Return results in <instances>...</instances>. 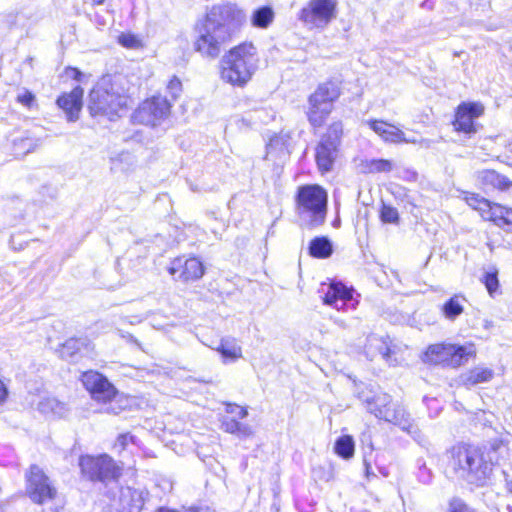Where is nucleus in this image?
Wrapping results in <instances>:
<instances>
[{
    "label": "nucleus",
    "mask_w": 512,
    "mask_h": 512,
    "mask_svg": "<svg viewBox=\"0 0 512 512\" xmlns=\"http://www.w3.org/2000/svg\"><path fill=\"white\" fill-rule=\"evenodd\" d=\"M486 220L493 221L496 225L504 227L512 224L510 216L512 209L493 203L491 210H487Z\"/></svg>",
    "instance_id": "obj_26"
},
{
    "label": "nucleus",
    "mask_w": 512,
    "mask_h": 512,
    "mask_svg": "<svg viewBox=\"0 0 512 512\" xmlns=\"http://www.w3.org/2000/svg\"><path fill=\"white\" fill-rule=\"evenodd\" d=\"M105 0H92L93 4L95 5H101L104 3Z\"/></svg>",
    "instance_id": "obj_49"
},
{
    "label": "nucleus",
    "mask_w": 512,
    "mask_h": 512,
    "mask_svg": "<svg viewBox=\"0 0 512 512\" xmlns=\"http://www.w3.org/2000/svg\"><path fill=\"white\" fill-rule=\"evenodd\" d=\"M464 302L466 298L463 295L455 294L442 305L441 312L446 319L454 321L464 312Z\"/></svg>",
    "instance_id": "obj_22"
},
{
    "label": "nucleus",
    "mask_w": 512,
    "mask_h": 512,
    "mask_svg": "<svg viewBox=\"0 0 512 512\" xmlns=\"http://www.w3.org/2000/svg\"><path fill=\"white\" fill-rule=\"evenodd\" d=\"M447 468L458 478L483 486L491 476V464L484 453L471 446L457 445L447 453Z\"/></svg>",
    "instance_id": "obj_2"
},
{
    "label": "nucleus",
    "mask_w": 512,
    "mask_h": 512,
    "mask_svg": "<svg viewBox=\"0 0 512 512\" xmlns=\"http://www.w3.org/2000/svg\"><path fill=\"white\" fill-rule=\"evenodd\" d=\"M492 205H493V203H491L490 201H488V206L481 205V206H479V207L477 208V211H479V212H480V214H481V216H482V218H483V219H485V220H486V215H488V214H487V210H491Z\"/></svg>",
    "instance_id": "obj_46"
},
{
    "label": "nucleus",
    "mask_w": 512,
    "mask_h": 512,
    "mask_svg": "<svg viewBox=\"0 0 512 512\" xmlns=\"http://www.w3.org/2000/svg\"><path fill=\"white\" fill-rule=\"evenodd\" d=\"M336 13L337 0H309L301 9L299 20L313 28H325Z\"/></svg>",
    "instance_id": "obj_9"
},
{
    "label": "nucleus",
    "mask_w": 512,
    "mask_h": 512,
    "mask_svg": "<svg viewBox=\"0 0 512 512\" xmlns=\"http://www.w3.org/2000/svg\"><path fill=\"white\" fill-rule=\"evenodd\" d=\"M118 42L125 48L138 49L142 47L141 40L131 33H122L118 36Z\"/></svg>",
    "instance_id": "obj_33"
},
{
    "label": "nucleus",
    "mask_w": 512,
    "mask_h": 512,
    "mask_svg": "<svg viewBox=\"0 0 512 512\" xmlns=\"http://www.w3.org/2000/svg\"><path fill=\"white\" fill-rule=\"evenodd\" d=\"M370 128L385 141L398 143L404 141V133L397 127L383 121H369Z\"/></svg>",
    "instance_id": "obj_19"
},
{
    "label": "nucleus",
    "mask_w": 512,
    "mask_h": 512,
    "mask_svg": "<svg viewBox=\"0 0 512 512\" xmlns=\"http://www.w3.org/2000/svg\"><path fill=\"white\" fill-rule=\"evenodd\" d=\"M340 89L335 82L320 85L309 97L308 120L314 127H321L333 109V102L339 97Z\"/></svg>",
    "instance_id": "obj_6"
},
{
    "label": "nucleus",
    "mask_w": 512,
    "mask_h": 512,
    "mask_svg": "<svg viewBox=\"0 0 512 512\" xmlns=\"http://www.w3.org/2000/svg\"><path fill=\"white\" fill-rule=\"evenodd\" d=\"M237 432L235 434H237L238 436H241V437H248V436H251L252 435V428L247 425V424H243V423H238V427H237Z\"/></svg>",
    "instance_id": "obj_42"
},
{
    "label": "nucleus",
    "mask_w": 512,
    "mask_h": 512,
    "mask_svg": "<svg viewBox=\"0 0 512 512\" xmlns=\"http://www.w3.org/2000/svg\"><path fill=\"white\" fill-rule=\"evenodd\" d=\"M475 353L473 345L457 346L454 344L430 345L424 354L423 361L430 364H442L457 368L468 361Z\"/></svg>",
    "instance_id": "obj_7"
},
{
    "label": "nucleus",
    "mask_w": 512,
    "mask_h": 512,
    "mask_svg": "<svg viewBox=\"0 0 512 512\" xmlns=\"http://www.w3.org/2000/svg\"><path fill=\"white\" fill-rule=\"evenodd\" d=\"M131 439H132V436H130L129 434L119 435V437L117 438V441L115 443V446L119 447L120 449H124L125 446L127 445L128 441Z\"/></svg>",
    "instance_id": "obj_43"
},
{
    "label": "nucleus",
    "mask_w": 512,
    "mask_h": 512,
    "mask_svg": "<svg viewBox=\"0 0 512 512\" xmlns=\"http://www.w3.org/2000/svg\"><path fill=\"white\" fill-rule=\"evenodd\" d=\"M16 101L28 109L37 108L38 106L35 95L25 88L19 90Z\"/></svg>",
    "instance_id": "obj_32"
},
{
    "label": "nucleus",
    "mask_w": 512,
    "mask_h": 512,
    "mask_svg": "<svg viewBox=\"0 0 512 512\" xmlns=\"http://www.w3.org/2000/svg\"><path fill=\"white\" fill-rule=\"evenodd\" d=\"M133 158L129 153H123L119 155L117 159L114 160V163H122V162H132Z\"/></svg>",
    "instance_id": "obj_45"
},
{
    "label": "nucleus",
    "mask_w": 512,
    "mask_h": 512,
    "mask_svg": "<svg viewBox=\"0 0 512 512\" xmlns=\"http://www.w3.org/2000/svg\"><path fill=\"white\" fill-rule=\"evenodd\" d=\"M380 218L384 223L396 224L399 221V214L396 208L383 204Z\"/></svg>",
    "instance_id": "obj_34"
},
{
    "label": "nucleus",
    "mask_w": 512,
    "mask_h": 512,
    "mask_svg": "<svg viewBox=\"0 0 512 512\" xmlns=\"http://www.w3.org/2000/svg\"><path fill=\"white\" fill-rule=\"evenodd\" d=\"M275 13L270 6H263L253 11L250 21L253 27L266 29L274 21Z\"/></svg>",
    "instance_id": "obj_24"
},
{
    "label": "nucleus",
    "mask_w": 512,
    "mask_h": 512,
    "mask_svg": "<svg viewBox=\"0 0 512 512\" xmlns=\"http://www.w3.org/2000/svg\"><path fill=\"white\" fill-rule=\"evenodd\" d=\"M26 478V491L34 503L43 504L55 498L57 494L56 488L37 465L30 467L29 474H27Z\"/></svg>",
    "instance_id": "obj_13"
},
{
    "label": "nucleus",
    "mask_w": 512,
    "mask_h": 512,
    "mask_svg": "<svg viewBox=\"0 0 512 512\" xmlns=\"http://www.w3.org/2000/svg\"><path fill=\"white\" fill-rule=\"evenodd\" d=\"M155 512H177V511L174 509L161 507V508L157 509Z\"/></svg>",
    "instance_id": "obj_48"
},
{
    "label": "nucleus",
    "mask_w": 512,
    "mask_h": 512,
    "mask_svg": "<svg viewBox=\"0 0 512 512\" xmlns=\"http://www.w3.org/2000/svg\"><path fill=\"white\" fill-rule=\"evenodd\" d=\"M238 421L235 419L227 418L223 421L222 426L225 432L235 434L237 432Z\"/></svg>",
    "instance_id": "obj_40"
},
{
    "label": "nucleus",
    "mask_w": 512,
    "mask_h": 512,
    "mask_svg": "<svg viewBox=\"0 0 512 512\" xmlns=\"http://www.w3.org/2000/svg\"><path fill=\"white\" fill-rule=\"evenodd\" d=\"M227 412L236 413L239 418H245L248 415V411L245 408L232 404L227 406Z\"/></svg>",
    "instance_id": "obj_41"
},
{
    "label": "nucleus",
    "mask_w": 512,
    "mask_h": 512,
    "mask_svg": "<svg viewBox=\"0 0 512 512\" xmlns=\"http://www.w3.org/2000/svg\"><path fill=\"white\" fill-rule=\"evenodd\" d=\"M8 398V388L3 383L2 380H0V405L4 404Z\"/></svg>",
    "instance_id": "obj_44"
},
{
    "label": "nucleus",
    "mask_w": 512,
    "mask_h": 512,
    "mask_svg": "<svg viewBox=\"0 0 512 512\" xmlns=\"http://www.w3.org/2000/svg\"><path fill=\"white\" fill-rule=\"evenodd\" d=\"M483 106L476 103L461 104L456 112L455 120L453 122L454 128L457 131H462L466 134L476 132L473 120L483 113Z\"/></svg>",
    "instance_id": "obj_16"
},
{
    "label": "nucleus",
    "mask_w": 512,
    "mask_h": 512,
    "mask_svg": "<svg viewBox=\"0 0 512 512\" xmlns=\"http://www.w3.org/2000/svg\"><path fill=\"white\" fill-rule=\"evenodd\" d=\"M188 512H198V511H197V509L190 508V509L188 510Z\"/></svg>",
    "instance_id": "obj_50"
},
{
    "label": "nucleus",
    "mask_w": 512,
    "mask_h": 512,
    "mask_svg": "<svg viewBox=\"0 0 512 512\" xmlns=\"http://www.w3.org/2000/svg\"><path fill=\"white\" fill-rule=\"evenodd\" d=\"M493 371L484 367H476L466 373L461 374L459 381L462 385L469 388L481 383L489 382L493 378Z\"/></svg>",
    "instance_id": "obj_20"
},
{
    "label": "nucleus",
    "mask_w": 512,
    "mask_h": 512,
    "mask_svg": "<svg viewBox=\"0 0 512 512\" xmlns=\"http://www.w3.org/2000/svg\"><path fill=\"white\" fill-rule=\"evenodd\" d=\"M335 452L344 459H349L354 455V441L349 435L338 438L335 443Z\"/></svg>",
    "instance_id": "obj_30"
},
{
    "label": "nucleus",
    "mask_w": 512,
    "mask_h": 512,
    "mask_svg": "<svg viewBox=\"0 0 512 512\" xmlns=\"http://www.w3.org/2000/svg\"><path fill=\"white\" fill-rule=\"evenodd\" d=\"M466 202L470 207H472L475 210H477V208L481 205L488 206V200L483 197H480L477 194H471L470 196H467Z\"/></svg>",
    "instance_id": "obj_39"
},
{
    "label": "nucleus",
    "mask_w": 512,
    "mask_h": 512,
    "mask_svg": "<svg viewBox=\"0 0 512 512\" xmlns=\"http://www.w3.org/2000/svg\"><path fill=\"white\" fill-rule=\"evenodd\" d=\"M478 183L485 189L509 190L512 181L495 170L485 169L476 173Z\"/></svg>",
    "instance_id": "obj_17"
},
{
    "label": "nucleus",
    "mask_w": 512,
    "mask_h": 512,
    "mask_svg": "<svg viewBox=\"0 0 512 512\" xmlns=\"http://www.w3.org/2000/svg\"><path fill=\"white\" fill-rule=\"evenodd\" d=\"M168 93L171 95L172 100H176L182 93V83L180 79L173 76L166 87Z\"/></svg>",
    "instance_id": "obj_36"
},
{
    "label": "nucleus",
    "mask_w": 512,
    "mask_h": 512,
    "mask_svg": "<svg viewBox=\"0 0 512 512\" xmlns=\"http://www.w3.org/2000/svg\"><path fill=\"white\" fill-rule=\"evenodd\" d=\"M368 410L377 418L398 425L403 430H408L410 427L409 415L402 406L393 403L389 395L375 397L368 403Z\"/></svg>",
    "instance_id": "obj_11"
},
{
    "label": "nucleus",
    "mask_w": 512,
    "mask_h": 512,
    "mask_svg": "<svg viewBox=\"0 0 512 512\" xmlns=\"http://www.w3.org/2000/svg\"><path fill=\"white\" fill-rule=\"evenodd\" d=\"M122 501L127 502V512H140L144 506V500L140 492L128 489L127 494H123Z\"/></svg>",
    "instance_id": "obj_31"
},
{
    "label": "nucleus",
    "mask_w": 512,
    "mask_h": 512,
    "mask_svg": "<svg viewBox=\"0 0 512 512\" xmlns=\"http://www.w3.org/2000/svg\"><path fill=\"white\" fill-rule=\"evenodd\" d=\"M77 342L75 340H68L65 344H64V349H69V348H74L75 344Z\"/></svg>",
    "instance_id": "obj_47"
},
{
    "label": "nucleus",
    "mask_w": 512,
    "mask_h": 512,
    "mask_svg": "<svg viewBox=\"0 0 512 512\" xmlns=\"http://www.w3.org/2000/svg\"><path fill=\"white\" fill-rule=\"evenodd\" d=\"M257 49L252 43L232 48L221 60V78L237 87L245 86L258 68Z\"/></svg>",
    "instance_id": "obj_3"
},
{
    "label": "nucleus",
    "mask_w": 512,
    "mask_h": 512,
    "mask_svg": "<svg viewBox=\"0 0 512 512\" xmlns=\"http://www.w3.org/2000/svg\"><path fill=\"white\" fill-rule=\"evenodd\" d=\"M507 449L503 445L501 441L495 440L493 441L486 452H483L485 455V462H489L491 464V471L493 470V466L499 464L503 454L506 453Z\"/></svg>",
    "instance_id": "obj_29"
},
{
    "label": "nucleus",
    "mask_w": 512,
    "mask_h": 512,
    "mask_svg": "<svg viewBox=\"0 0 512 512\" xmlns=\"http://www.w3.org/2000/svg\"><path fill=\"white\" fill-rule=\"evenodd\" d=\"M322 292L324 296L322 297L324 304L334 306L337 308V301L344 300L347 301L352 298L351 291L346 288L341 283H330L327 287V291L324 292L322 288Z\"/></svg>",
    "instance_id": "obj_21"
},
{
    "label": "nucleus",
    "mask_w": 512,
    "mask_h": 512,
    "mask_svg": "<svg viewBox=\"0 0 512 512\" xmlns=\"http://www.w3.org/2000/svg\"><path fill=\"white\" fill-rule=\"evenodd\" d=\"M82 383L97 401H110L116 396L115 387L98 372L88 371L83 373Z\"/></svg>",
    "instance_id": "obj_14"
},
{
    "label": "nucleus",
    "mask_w": 512,
    "mask_h": 512,
    "mask_svg": "<svg viewBox=\"0 0 512 512\" xmlns=\"http://www.w3.org/2000/svg\"><path fill=\"white\" fill-rule=\"evenodd\" d=\"M246 21V14L235 4L214 5L198 29L195 50L203 57L217 58L235 30Z\"/></svg>",
    "instance_id": "obj_1"
},
{
    "label": "nucleus",
    "mask_w": 512,
    "mask_h": 512,
    "mask_svg": "<svg viewBox=\"0 0 512 512\" xmlns=\"http://www.w3.org/2000/svg\"><path fill=\"white\" fill-rule=\"evenodd\" d=\"M79 465L82 473L91 480L106 481L117 479L121 475V468L108 455L83 456Z\"/></svg>",
    "instance_id": "obj_10"
},
{
    "label": "nucleus",
    "mask_w": 512,
    "mask_h": 512,
    "mask_svg": "<svg viewBox=\"0 0 512 512\" xmlns=\"http://www.w3.org/2000/svg\"><path fill=\"white\" fill-rule=\"evenodd\" d=\"M168 271L172 276L179 273L178 278L182 281L197 280L203 276L204 266L195 257L188 259L176 258L171 262Z\"/></svg>",
    "instance_id": "obj_15"
},
{
    "label": "nucleus",
    "mask_w": 512,
    "mask_h": 512,
    "mask_svg": "<svg viewBox=\"0 0 512 512\" xmlns=\"http://www.w3.org/2000/svg\"><path fill=\"white\" fill-rule=\"evenodd\" d=\"M342 124L335 122L329 126L327 132L321 137L316 146V163L322 173L333 169L334 163L338 157V147L342 136Z\"/></svg>",
    "instance_id": "obj_8"
},
{
    "label": "nucleus",
    "mask_w": 512,
    "mask_h": 512,
    "mask_svg": "<svg viewBox=\"0 0 512 512\" xmlns=\"http://www.w3.org/2000/svg\"><path fill=\"white\" fill-rule=\"evenodd\" d=\"M171 104L162 96H153L145 100L133 114L136 123L156 126L170 113Z\"/></svg>",
    "instance_id": "obj_12"
},
{
    "label": "nucleus",
    "mask_w": 512,
    "mask_h": 512,
    "mask_svg": "<svg viewBox=\"0 0 512 512\" xmlns=\"http://www.w3.org/2000/svg\"><path fill=\"white\" fill-rule=\"evenodd\" d=\"M82 96V88L75 87L69 94H64L57 99L58 106L66 112L69 121H75L78 118L82 107Z\"/></svg>",
    "instance_id": "obj_18"
},
{
    "label": "nucleus",
    "mask_w": 512,
    "mask_h": 512,
    "mask_svg": "<svg viewBox=\"0 0 512 512\" xmlns=\"http://www.w3.org/2000/svg\"><path fill=\"white\" fill-rule=\"evenodd\" d=\"M483 282H484L489 294L492 295L498 289V286H499L497 272L485 273Z\"/></svg>",
    "instance_id": "obj_38"
},
{
    "label": "nucleus",
    "mask_w": 512,
    "mask_h": 512,
    "mask_svg": "<svg viewBox=\"0 0 512 512\" xmlns=\"http://www.w3.org/2000/svg\"><path fill=\"white\" fill-rule=\"evenodd\" d=\"M392 163L389 160H372L369 164L370 172H389L392 170Z\"/></svg>",
    "instance_id": "obj_37"
},
{
    "label": "nucleus",
    "mask_w": 512,
    "mask_h": 512,
    "mask_svg": "<svg viewBox=\"0 0 512 512\" xmlns=\"http://www.w3.org/2000/svg\"><path fill=\"white\" fill-rule=\"evenodd\" d=\"M333 253L332 242L325 236L315 237L309 245V254L314 258H328Z\"/></svg>",
    "instance_id": "obj_23"
},
{
    "label": "nucleus",
    "mask_w": 512,
    "mask_h": 512,
    "mask_svg": "<svg viewBox=\"0 0 512 512\" xmlns=\"http://www.w3.org/2000/svg\"><path fill=\"white\" fill-rule=\"evenodd\" d=\"M449 512H476V510L470 507L462 499L454 497L449 502Z\"/></svg>",
    "instance_id": "obj_35"
},
{
    "label": "nucleus",
    "mask_w": 512,
    "mask_h": 512,
    "mask_svg": "<svg viewBox=\"0 0 512 512\" xmlns=\"http://www.w3.org/2000/svg\"><path fill=\"white\" fill-rule=\"evenodd\" d=\"M216 350L220 352L223 357L231 360L242 357V349L233 338L222 339Z\"/></svg>",
    "instance_id": "obj_27"
},
{
    "label": "nucleus",
    "mask_w": 512,
    "mask_h": 512,
    "mask_svg": "<svg viewBox=\"0 0 512 512\" xmlns=\"http://www.w3.org/2000/svg\"><path fill=\"white\" fill-rule=\"evenodd\" d=\"M127 97L114 87L110 77H103L89 94L88 109L92 116H107L110 119L127 106Z\"/></svg>",
    "instance_id": "obj_5"
},
{
    "label": "nucleus",
    "mask_w": 512,
    "mask_h": 512,
    "mask_svg": "<svg viewBox=\"0 0 512 512\" xmlns=\"http://www.w3.org/2000/svg\"><path fill=\"white\" fill-rule=\"evenodd\" d=\"M43 139L32 132H27L25 136L14 140V147L17 152L27 154L35 151L41 146Z\"/></svg>",
    "instance_id": "obj_25"
},
{
    "label": "nucleus",
    "mask_w": 512,
    "mask_h": 512,
    "mask_svg": "<svg viewBox=\"0 0 512 512\" xmlns=\"http://www.w3.org/2000/svg\"><path fill=\"white\" fill-rule=\"evenodd\" d=\"M39 410L42 413L45 414H54L59 417H63L68 409L66 407V404L63 402H60L59 400L55 398H45L42 401L39 402Z\"/></svg>",
    "instance_id": "obj_28"
},
{
    "label": "nucleus",
    "mask_w": 512,
    "mask_h": 512,
    "mask_svg": "<svg viewBox=\"0 0 512 512\" xmlns=\"http://www.w3.org/2000/svg\"><path fill=\"white\" fill-rule=\"evenodd\" d=\"M298 215L303 225L314 228L324 223L327 212V193L318 185H307L297 195Z\"/></svg>",
    "instance_id": "obj_4"
}]
</instances>
